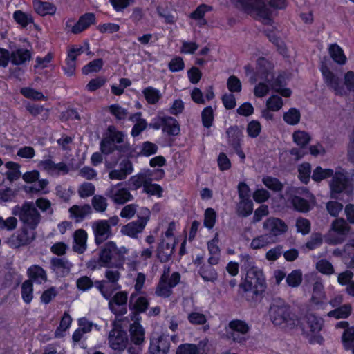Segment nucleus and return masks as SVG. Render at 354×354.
<instances>
[{
  "label": "nucleus",
  "mask_w": 354,
  "mask_h": 354,
  "mask_svg": "<svg viewBox=\"0 0 354 354\" xmlns=\"http://www.w3.org/2000/svg\"><path fill=\"white\" fill-rule=\"evenodd\" d=\"M244 68L246 75L250 77L252 83L257 80L256 76L263 80L259 82L254 88V94L256 97H264L270 88L283 97H288L291 95L292 91L290 88L282 87L278 84L277 80H274L272 72V64L266 59L259 58L257 60L254 73H253L252 67L250 64L245 66Z\"/></svg>",
  "instance_id": "1"
},
{
  "label": "nucleus",
  "mask_w": 354,
  "mask_h": 354,
  "mask_svg": "<svg viewBox=\"0 0 354 354\" xmlns=\"http://www.w3.org/2000/svg\"><path fill=\"white\" fill-rule=\"evenodd\" d=\"M269 315L274 326L283 329L294 328L300 322L292 307L280 299L274 300L270 305Z\"/></svg>",
  "instance_id": "2"
},
{
  "label": "nucleus",
  "mask_w": 354,
  "mask_h": 354,
  "mask_svg": "<svg viewBox=\"0 0 354 354\" xmlns=\"http://www.w3.org/2000/svg\"><path fill=\"white\" fill-rule=\"evenodd\" d=\"M246 13L264 23L270 20L271 10L262 0H234Z\"/></svg>",
  "instance_id": "3"
},
{
  "label": "nucleus",
  "mask_w": 354,
  "mask_h": 354,
  "mask_svg": "<svg viewBox=\"0 0 354 354\" xmlns=\"http://www.w3.org/2000/svg\"><path fill=\"white\" fill-rule=\"evenodd\" d=\"M248 324L241 319H232L225 326V338L234 343L244 344L248 339L250 331Z\"/></svg>",
  "instance_id": "4"
},
{
  "label": "nucleus",
  "mask_w": 354,
  "mask_h": 354,
  "mask_svg": "<svg viewBox=\"0 0 354 354\" xmlns=\"http://www.w3.org/2000/svg\"><path fill=\"white\" fill-rule=\"evenodd\" d=\"M177 227L176 223L170 222L162 236V242L158 249V257L162 261H167L173 254L176 243L174 233Z\"/></svg>",
  "instance_id": "5"
},
{
  "label": "nucleus",
  "mask_w": 354,
  "mask_h": 354,
  "mask_svg": "<svg viewBox=\"0 0 354 354\" xmlns=\"http://www.w3.org/2000/svg\"><path fill=\"white\" fill-rule=\"evenodd\" d=\"M126 252L127 249L125 248H118L114 242L109 241L101 250L97 265L94 261H90L88 267L92 269H96L98 267H109L115 257V254H122Z\"/></svg>",
  "instance_id": "6"
},
{
  "label": "nucleus",
  "mask_w": 354,
  "mask_h": 354,
  "mask_svg": "<svg viewBox=\"0 0 354 354\" xmlns=\"http://www.w3.org/2000/svg\"><path fill=\"white\" fill-rule=\"evenodd\" d=\"M119 223L117 216L109 218L108 220H99L94 222L92 228L95 235V241L97 244L102 243L111 234V226H115Z\"/></svg>",
  "instance_id": "7"
},
{
  "label": "nucleus",
  "mask_w": 354,
  "mask_h": 354,
  "mask_svg": "<svg viewBox=\"0 0 354 354\" xmlns=\"http://www.w3.org/2000/svg\"><path fill=\"white\" fill-rule=\"evenodd\" d=\"M13 212L27 227L34 229L39 223L40 215L32 203H26L21 208L16 207Z\"/></svg>",
  "instance_id": "8"
},
{
  "label": "nucleus",
  "mask_w": 354,
  "mask_h": 354,
  "mask_svg": "<svg viewBox=\"0 0 354 354\" xmlns=\"http://www.w3.org/2000/svg\"><path fill=\"white\" fill-rule=\"evenodd\" d=\"M241 261L247 267H251L250 270H247L245 281L250 288H258L263 286L265 277L262 270L257 267L252 266V261L251 257L248 254H242L241 256Z\"/></svg>",
  "instance_id": "9"
},
{
  "label": "nucleus",
  "mask_w": 354,
  "mask_h": 354,
  "mask_svg": "<svg viewBox=\"0 0 354 354\" xmlns=\"http://www.w3.org/2000/svg\"><path fill=\"white\" fill-rule=\"evenodd\" d=\"M331 197L337 198V195L344 192L350 195L353 189L348 187L347 178L344 169H339L335 171L330 184Z\"/></svg>",
  "instance_id": "10"
},
{
  "label": "nucleus",
  "mask_w": 354,
  "mask_h": 354,
  "mask_svg": "<svg viewBox=\"0 0 354 354\" xmlns=\"http://www.w3.org/2000/svg\"><path fill=\"white\" fill-rule=\"evenodd\" d=\"M95 22V17L94 14L86 13L81 16L77 21H75L73 19H67L65 30L67 32L79 34L86 30Z\"/></svg>",
  "instance_id": "11"
},
{
  "label": "nucleus",
  "mask_w": 354,
  "mask_h": 354,
  "mask_svg": "<svg viewBox=\"0 0 354 354\" xmlns=\"http://www.w3.org/2000/svg\"><path fill=\"white\" fill-rule=\"evenodd\" d=\"M152 174L150 171L147 170L142 173H139L135 176H133L129 180V185L131 189L136 190L141 187H144L145 183L148 180H156L161 179L165 172L163 169H157Z\"/></svg>",
  "instance_id": "12"
},
{
  "label": "nucleus",
  "mask_w": 354,
  "mask_h": 354,
  "mask_svg": "<svg viewBox=\"0 0 354 354\" xmlns=\"http://www.w3.org/2000/svg\"><path fill=\"white\" fill-rule=\"evenodd\" d=\"M108 341L110 347L113 350L123 351L128 342L127 333L119 324L114 323L113 328L109 332Z\"/></svg>",
  "instance_id": "13"
},
{
  "label": "nucleus",
  "mask_w": 354,
  "mask_h": 354,
  "mask_svg": "<svg viewBox=\"0 0 354 354\" xmlns=\"http://www.w3.org/2000/svg\"><path fill=\"white\" fill-rule=\"evenodd\" d=\"M106 195L116 204H124L133 199L129 190L124 187L122 183L111 185L106 192Z\"/></svg>",
  "instance_id": "14"
},
{
  "label": "nucleus",
  "mask_w": 354,
  "mask_h": 354,
  "mask_svg": "<svg viewBox=\"0 0 354 354\" xmlns=\"http://www.w3.org/2000/svg\"><path fill=\"white\" fill-rule=\"evenodd\" d=\"M263 228L268 232V235L276 241L277 237L284 234L288 227L281 219L270 217L263 222Z\"/></svg>",
  "instance_id": "15"
},
{
  "label": "nucleus",
  "mask_w": 354,
  "mask_h": 354,
  "mask_svg": "<svg viewBox=\"0 0 354 354\" xmlns=\"http://www.w3.org/2000/svg\"><path fill=\"white\" fill-rule=\"evenodd\" d=\"M299 193L302 194L305 198L299 196H295L291 199L290 203L297 211L301 212L309 211L315 205V201L314 196L306 189H302L301 192Z\"/></svg>",
  "instance_id": "16"
},
{
  "label": "nucleus",
  "mask_w": 354,
  "mask_h": 354,
  "mask_svg": "<svg viewBox=\"0 0 354 354\" xmlns=\"http://www.w3.org/2000/svg\"><path fill=\"white\" fill-rule=\"evenodd\" d=\"M29 279L26 281L22 288H31L34 285H42L46 281L45 271L39 266H32L28 270Z\"/></svg>",
  "instance_id": "17"
},
{
  "label": "nucleus",
  "mask_w": 354,
  "mask_h": 354,
  "mask_svg": "<svg viewBox=\"0 0 354 354\" xmlns=\"http://www.w3.org/2000/svg\"><path fill=\"white\" fill-rule=\"evenodd\" d=\"M127 293L118 292L115 293L109 302V308L116 315H122L127 313L126 304Z\"/></svg>",
  "instance_id": "18"
},
{
  "label": "nucleus",
  "mask_w": 354,
  "mask_h": 354,
  "mask_svg": "<svg viewBox=\"0 0 354 354\" xmlns=\"http://www.w3.org/2000/svg\"><path fill=\"white\" fill-rule=\"evenodd\" d=\"M170 348L168 336L161 335L158 337H152L149 348V354H167Z\"/></svg>",
  "instance_id": "19"
},
{
  "label": "nucleus",
  "mask_w": 354,
  "mask_h": 354,
  "mask_svg": "<svg viewBox=\"0 0 354 354\" xmlns=\"http://www.w3.org/2000/svg\"><path fill=\"white\" fill-rule=\"evenodd\" d=\"M38 166L51 176L64 174L68 171V167L65 163L56 164L51 160L40 161Z\"/></svg>",
  "instance_id": "20"
},
{
  "label": "nucleus",
  "mask_w": 354,
  "mask_h": 354,
  "mask_svg": "<svg viewBox=\"0 0 354 354\" xmlns=\"http://www.w3.org/2000/svg\"><path fill=\"white\" fill-rule=\"evenodd\" d=\"M321 71L325 82L335 91L336 94L346 93L344 86H339L338 78L327 67L322 66Z\"/></svg>",
  "instance_id": "21"
},
{
  "label": "nucleus",
  "mask_w": 354,
  "mask_h": 354,
  "mask_svg": "<svg viewBox=\"0 0 354 354\" xmlns=\"http://www.w3.org/2000/svg\"><path fill=\"white\" fill-rule=\"evenodd\" d=\"M130 340L134 345H142L145 342V330L138 322L131 324L129 328Z\"/></svg>",
  "instance_id": "22"
},
{
  "label": "nucleus",
  "mask_w": 354,
  "mask_h": 354,
  "mask_svg": "<svg viewBox=\"0 0 354 354\" xmlns=\"http://www.w3.org/2000/svg\"><path fill=\"white\" fill-rule=\"evenodd\" d=\"M32 5L35 11L41 16L53 15L57 11L56 6L50 2L35 0Z\"/></svg>",
  "instance_id": "23"
},
{
  "label": "nucleus",
  "mask_w": 354,
  "mask_h": 354,
  "mask_svg": "<svg viewBox=\"0 0 354 354\" xmlns=\"http://www.w3.org/2000/svg\"><path fill=\"white\" fill-rule=\"evenodd\" d=\"M129 120L134 123L131 132V135L133 137L139 136L148 126L147 120L142 118L141 113L132 114L129 117Z\"/></svg>",
  "instance_id": "24"
},
{
  "label": "nucleus",
  "mask_w": 354,
  "mask_h": 354,
  "mask_svg": "<svg viewBox=\"0 0 354 354\" xmlns=\"http://www.w3.org/2000/svg\"><path fill=\"white\" fill-rule=\"evenodd\" d=\"M304 319L307 324V327L312 333H317L322 329L324 324L323 319L316 316L314 313L310 312V310H308Z\"/></svg>",
  "instance_id": "25"
},
{
  "label": "nucleus",
  "mask_w": 354,
  "mask_h": 354,
  "mask_svg": "<svg viewBox=\"0 0 354 354\" xmlns=\"http://www.w3.org/2000/svg\"><path fill=\"white\" fill-rule=\"evenodd\" d=\"M88 235L85 230L79 229L73 235L74 243L73 248L78 253H83L86 249V241Z\"/></svg>",
  "instance_id": "26"
},
{
  "label": "nucleus",
  "mask_w": 354,
  "mask_h": 354,
  "mask_svg": "<svg viewBox=\"0 0 354 354\" xmlns=\"http://www.w3.org/2000/svg\"><path fill=\"white\" fill-rule=\"evenodd\" d=\"M92 212L91 207L88 205H73L69 209L70 217L77 222L82 221Z\"/></svg>",
  "instance_id": "27"
},
{
  "label": "nucleus",
  "mask_w": 354,
  "mask_h": 354,
  "mask_svg": "<svg viewBox=\"0 0 354 354\" xmlns=\"http://www.w3.org/2000/svg\"><path fill=\"white\" fill-rule=\"evenodd\" d=\"M15 22L20 28H26L33 24L34 19L30 12H24L21 10H15L12 15Z\"/></svg>",
  "instance_id": "28"
},
{
  "label": "nucleus",
  "mask_w": 354,
  "mask_h": 354,
  "mask_svg": "<svg viewBox=\"0 0 354 354\" xmlns=\"http://www.w3.org/2000/svg\"><path fill=\"white\" fill-rule=\"evenodd\" d=\"M34 238L33 233L30 235L23 231L19 234H13L9 238L8 243L12 248H19L21 245L28 244Z\"/></svg>",
  "instance_id": "29"
},
{
  "label": "nucleus",
  "mask_w": 354,
  "mask_h": 354,
  "mask_svg": "<svg viewBox=\"0 0 354 354\" xmlns=\"http://www.w3.org/2000/svg\"><path fill=\"white\" fill-rule=\"evenodd\" d=\"M107 133L117 145L122 146L123 150L129 148V144L127 142V136L121 131L116 130L114 127L110 126L108 128Z\"/></svg>",
  "instance_id": "30"
},
{
  "label": "nucleus",
  "mask_w": 354,
  "mask_h": 354,
  "mask_svg": "<svg viewBox=\"0 0 354 354\" xmlns=\"http://www.w3.org/2000/svg\"><path fill=\"white\" fill-rule=\"evenodd\" d=\"M52 266L57 274L64 276L69 272L71 263L64 259L55 258L52 260Z\"/></svg>",
  "instance_id": "31"
},
{
  "label": "nucleus",
  "mask_w": 354,
  "mask_h": 354,
  "mask_svg": "<svg viewBox=\"0 0 354 354\" xmlns=\"http://www.w3.org/2000/svg\"><path fill=\"white\" fill-rule=\"evenodd\" d=\"M292 137L294 143L301 148L305 147L312 140L308 132L299 129L294 131Z\"/></svg>",
  "instance_id": "32"
},
{
  "label": "nucleus",
  "mask_w": 354,
  "mask_h": 354,
  "mask_svg": "<svg viewBox=\"0 0 354 354\" xmlns=\"http://www.w3.org/2000/svg\"><path fill=\"white\" fill-rule=\"evenodd\" d=\"M142 225L136 221L130 222L121 228V233L131 238H136L144 230Z\"/></svg>",
  "instance_id": "33"
},
{
  "label": "nucleus",
  "mask_w": 354,
  "mask_h": 354,
  "mask_svg": "<svg viewBox=\"0 0 354 354\" xmlns=\"http://www.w3.org/2000/svg\"><path fill=\"white\" fill-rule=\"evenodd\" d=\"M310 304L317 309L327 305L325 293L322 289L313 290Z\"/></svg>",
  "instance_id": "34"
},
{
  "label": "nucleus",
  "mask_w": 354,
  "mask_h": 354,
  "mask_svg": "<svg viewBox=\"0 0 354 354\" xmlns=\"http://www.w3.org/2000/svg\"><path fill=\"white\" fill-rule=\"evenodd\" d=\"M329 54L331 58L336 63L343 65L346 62V57L343 49L337 44H331L328 48Z\"/></svg>",
  "instance_id": "35"
},
{
  "label": "nucleus",
  "mask_w": 354,
  "mask_h": 354,
  "mask_svg": "<svg viewBox=\"0 0 354 354\" xmlns=\"http://www.w3.org/2000/svg\"><path fill=\"white\" fill-rule=\"evenodd\" d=\"M274 242L275 240L272 239L268 234H261L253 238L250 248L253 250L261 249Z\"/></svg>",
  "instance_id": "36"
},
{
  "label": "nucleus",
  "mask_w": 354,
  "mask_h": 354,
  "mask_svg": "<svg viewBox=\"0 0 354 354\" xmlns=\"http://www.w3.org/2000/svg\"><path fill=\"white\" fill-rule=\"evenodd\" d=\"M129 306H132L138 313H143L148 308L149 302L144 297H136L132 295L129 300Z\"/></svg>",
  "instance_id": "37"
},
{
  "label": "nucleus",
  "mask_w": 354,
  "mask_h": 354,
  "mask_svg": "<svg viewBox=\"0 0 354 354\" xmlns=\"http://www.w3.org/2000/svg\"><path fill=\"white\" fill-rule=\"evenodd\" d=\"M284 122L289 125L297 124L301 119V113L296 108H290L284 112L283 115Z\"/></svg>",
  "instance_id": "38"
},
{
  "label": "nucleus",
  "mask_w": 354,
  "mask_h": 354,
  "mask_svg": "<svg viewBox=\"0 0 354 354\" xmlns=\"http://www.w3.org/2000/svg\"><path fill=\"white\" fill-rule=\"evenodd\" d=\"M218 239L216 236L208 243V249L210 254L209 263L211 265H216L219 261V248L218 246Z\"/></svg>",
  "instance_id": "39"
},
{
  "label": "nucleus",
  "mask_w": 354,
  "mask_h": 354,
  "mask_svg": "<svg viewBox=\"0 0 354 354\" xmlns=\"http://www.w3.org/2000/svg\"><path fill=\"white\" fill-rule=\"evenodd\" d=\"M333 175V170L331 169H324L320 166L316 167L312 173V179L315 182H320Z\"/></svg>",
  "instance_id": "40"
},
{
  "label": "nucleus",
  "mask_w": 354,
  "mask_h": 354,
  "mask_svg": "<svg viewBox=\"0 0 354 354\" xmlns=\"http://www.w3.org/2000/svg\"><path fill=\"white\" fill-rule=\"evenodd\" d=\"M100 149L104 153H110L114 150L122 151V146L117 145L111 137L106 133V136L101 142Z\"/></svg>",
  "instance_id": "41"
},
{
  "label": "nucleus",
  "mask_w": 354,
  "mask_h": 354,
  "mask_svg": "<svg viewBox=\"0 0 354 354\" xmlns=\"http://www.w3.org/2000/svg\"><path fill=\"white\" fill-rule=\"evenodd\" d=\"M162 131L169 136H175L180 133V127L174 118L167 117L166 118V123L162 127Z\"/></svg>",
  "instance_id": "42"
},
{
  "label": "nucleus",
  "mask_w": 354,
  "mask_h": 354,
  "mask_svg": "<svg viewBox=\"0 0 354 354\" xmlns=\"http://www.w3.org/2000/svg\"><path fill=\"white\" fill-rule=\"evenodd\" d=\"M142 93L147 102L151 104H156L162 97L159 90L151 86L145 88Z\"/></svg>",
  "instance_id": "43"
},
{
  "label": "nucleus",
  "mask_w": 354,
  "mask_h": 354,
  "mask_svg": "<svg viewBox=\"0 0 354 354\" xmlns=\"http://www.w3.org/2000/svg\"><path fill=\"white\" fill-rule=\"evenodd\" d=\"M263 290L258 289H242L241 295L250 303H255L263 297Z\"/></svg>",
  "instance_id": "44"
},
{
  "label": "nucleus",
  "mask_w": 354,
  "mask_h": 354,
  "mask_svg": "<svg viewBox=\"0 0 354 354\" xmlns=\"http://www.w3.org/2000/svg\"><path fill=\"white\" fill-rule=\"evenodd\" d=\"M352 307L351 304H345L328 313V316L336 319L347 318L351 313Z\"/></svg>",
  "instance_id": "45"
},
{
  "label": "nucleus",
  "mask_w": 354,
  "mask_h": 354,
  "mask_svg": "<svg viewBox=\"0 0 354 354\" xmlns=\"http://www.w3.org/2000/svg\"><path fill=\"white\" fill-rule=\"evenodd\" d=\"M5 167L7 169V171L5 174L10 182H12L19 178L21 172L19 171V164L10 161L5 164Z\"/></svg>",
  "instance_id": "46"
},
{
  "label": "nucleus",
  "mask_w": 354,
  "mask_h": 354,
  "mask_svg": "<svg viewBox=\"0 0 354 354\" xmlns=\"http://www.w3.org/2000/svg\"><path fill=\"white\" fill-rule=\"evenodd\" d=\"M180 276L178 272H174L170 276L164 273L161 278V288H173L180 282Z\"/></svg>",
  "instance_id": "47"
},
{
  "label": "nucleus",
  "mask_w": 354,
  "mask_h": 354,
  "mask_svg": "<svg viewBox=\"0 0 354 354\" xmlns=\"http://www.w3.org/2000/svg\"><path fill=\"white\" fill-rule=\"evenodd\" d=\"M284 102L281 97L277 95H270L266 102V106L272 111H279L283 106Z\"/></svg>",
  "instance_id": "48"
},
{
  "label": "nucleus",
  "mask_w": 354,
  "mask_h": 354,
  "mask_svg": "<svg viewBox=\"0 0 354 354\" xmlns=\"http://www.w3.org/2000/svg\"><path fill=\"white\" fill-rule=\"evenodd\" d=\"M30 59V52L25 49H18L11 55L12 62L21 64Z\"/></svg>",
  "instance_id": "49"
},
{
  "label": "nucleus",
  "mask_w": 354,
  "mask_h": 354,
  "mask_svg": "<svg viewBox=\"0 0 354 354\" xmlns=\"http://www.w3.org/2000/svg\"><path fill=\"white\" fill-rule=\"evenodd\" d=\"M342 341L344 348L346 350H350L353 347L354 344V326H351L350 328L344 330L342 336Z\"/></svg>",
  "instance_id": "50"
},
{
  "label": "nucleus",
  "mask_w": 354,
  "mask_h": 354,
  "mask_svg": "<svg viewBox=\"0 0 354 354\" xmlns=\"http://www.w3.org/2000/svg\"><path fill=\"white\" fill-rule=\"evenodd\" d=\"M151 180H148L144 185L143 191L147 194L160 198L162 194V188L158 184L151 183Z\"/></svg>",
  "instance_id": "51"
},
{
  "label": "nucleus",
  "mask_w": 354,
  "mask_h": 354,
  "mask_svg": "<svg viewBox=\"0 0 354 354\" xmlns=\"http://www.w3.org/2000/svg\"><path fill=\"white\" fill-rule=\"evenodd\" d=\"M299 178L300 180L307 184L310 180L311 173V165L308 162H304L298 167Z\"/></svg>",
  "instance_id": "52"
},
{
  "label": "nucleus",
  "mask_w": 354,
  "mask_h": 354,
  "mask_svg": "<svg viewBox=\"0 0 354 354\" xmlns=\"http://www.w3.org/2000/svg\"><path fill=\"white\" fill-rule=\"evenodd\" d=\"M262 183L266 187L274 192L281 190L283 187L282 183L277 178L269 176H263Z\"/></svg>",
  "instance_id": "53"
},
{
  "label": "nucleus",
  "mask_w": 354,
  "mask_h": 354,
  "mask_svg": "<svg viewBox=\"0 0 354 354\" xmlns=\"http://www.w3.org/2000/svg\"><path fill=\"white\" fill-rule=\"evenodd\" d=\"M253 210V203L250 199L240 200L238 205V213L243 216L250 215Z\"/></svg>",
  "instance_id": "54"
},
{
  "label": "nucleus",
  "mask_w": 354,
  "mask_h": 354,
  "mask_svg": "<svg viewBox=\"0 0 354 354\" xmlns=\"http://www.w3.org/2000/svg\"><path fill=\"white\" fill-rule=\"evenodd\" d=\"M103 66V61L101 59H95L87 65L84 66L82 68V73L84 75H88L91 73H97L98 72Z\"/></svg>",
  "instance_id": "55"
},
{
  "label": "nucleus",
  "mask_w": 354,
  "mask_h": 354,
  "mask_svg": "<svg viewBox=\"0 0 354 354\" xmlns=\"http://www.w3.org/2000/svg\"><path fill=\"white\" fill-rule=\"evenodd\" d=\"M72 322V319L69 314L66 312L64 313V315L61 319L59 326L57 328L55 333V335L57 337L62 336V333L66 331L70 326Z\"/></svg>",
  "instance_id": "56"
},
{
  "label": "nucleus",
  "mask_w": 354,
  "mask_h": 354,
  "mask_svg": "<svg viewBox=\"0 0 354 354\" xmlns=\"http://www.w3.org/2000/svg\"><path fill=\"white\" fill-rule=\"evenodd\" d=\"M107 82L106 78L104 77H97L91 80L86 86V89L89 92H93L102 86Z\"/></svg>",
  "instance_id": "57"
},
{
  "label": "nucleus",
  "mask_w": 354,
  "mask_h": 354,
  "mask_svg": "<svg viewBox=\"0 0 354 354\" xmlns=\"http://www.w3.org/2000/svg\"><path fill=\"white\" fill-rule=\"evenodd\" d=\"M216 213L212 208H207L204 214V225L207 228L212 229L216 223Z\"/></svg>",
  "instance_id": "58"
},
{
  "label": "nucleus",
  "mask_w": 354,
  "mask_h": 354,
  "mask_svg": "<svg viewBox=\"0 0 354 354\" xmlns=\"http://www.w3.org/2000/svg\"><path fill=\"white\" fill-rule=\"evenodd\" d=\"M203 124L205 127H210L214 120V109L211 106L205 107L201 113Z\"/></svg>",
  "instance_id": "59"
},
{
  "label": "nucleus",
  "mask_w": 354,
  "mask_h": 354,
  "mask_svg": "<svg viewBox=\"0 0 354 354\" xmlns=\"http://www.w3.org/2000/svg\"><path fill=\"white\" fill-rule=\"evenodd\" d=\"M302 280V273L300 270H293L286 277V282L288 286L297 287L300 285Z\"/></svg>",
  "instance_id": "60"
},
{
  "label": "nucleus",
  "mask_w": 354,
  "mask_h": 354,
  "mask_svg": "<svg viewBox=\"0 0 354 354\" xmlns=\"http://www.w3.org/2000/svg\"><path fill=\"white\" fill-rule=\"evenodd\" d=\"M103 281L93 282L88 277H82L77 281V288H102L104 284Z\"/></svg>",
  "instance_id": "61"
},
{
  "label": "nucleus",
  "mask_w": 354,
  "mask_h": 354,
  "mask_svg": "<svg viewBox=\"0 0 354 354\" xmlns=\"http://www.w3.org/2000/svg\"><path fill=\"white\" fill-rule=\"evenodd\" d=\"M181 44L180 52L182 54H193L198 48V45L194 41L183 40Z\"/></svg>",
  "instance_id": "62"
},
{
  "label": "nucleus",
  "mask_w": 354,
  "mask_h": 354,
  "mask_svg": "<svg viewBox=\"0 0 354 354\" xmlns=\"http://www.w3.org/2000/svg\"><path fill=\"white\" fill-rule=\"evenodd\" d=\"M150 216L151 211L148 208L141 207L137 214L138 221L136 222L145 228L150 219Z\"/></svg>",
  "instance_id": "63"
},
{
  "label": "nucleus",
  "mask_w": 354,
  "mask_h": 354,
  "mask_svg": "<svg viewBox=\"0 0 354 354\" xmlns=\"http://www.w3.org/2000/svg\"><path fill=\"white\" fill-rule=\"evenodd\" d=\"M199 349L195 344H185L177 348L176 354H198Z\"/></svg>",
  "instance_id": "64"
}]
</instances>
